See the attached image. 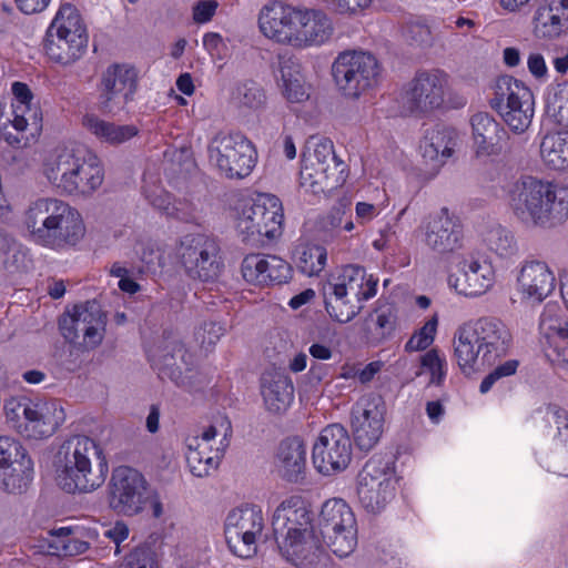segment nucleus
<instances>
[{
  "label": "nucleus",
  "instance_id": "obj_47",
  "mask_svg": "<svg viewBox=\"0 0 568 568\" xmlns=\"http://www.w3.org/2000/svg\"><path fill=\"white\" fill-rule=\"evenodd\" d=\"M264 285L286 283L292 277V267L283 258L276 255L264 254Z\"/></svg>",
  "mask_w": 568,
  "mask_h": 568
},
{
  "label": "nucleus",
  "instance_id": "obj_25",
  "mask_svg": "<svg viewBox=\"0 0 568 568\" xmlns=\"http://www.w3.org/2000/svg\"><path fill=\"white\" fill-rule=\"evenodd\" d=\"M494 281L495 272L491 264L473 257L460 261L457 272L448 277L449 285L465 296L485 294L493 286Z\"/></svg>",
  "mask_w": 568,
  "mask_h": 568
},
{
  "label": "nucleus",
  "instance_id": "obj_29",
  "mask_svg": "<svg viewBox=\"0 0 568 568\" xmlns=\"http://www.w3.org/2000/svg\"><path fill=\"white\" fill-rule=\"evenodd\" d=\"M518 285L525 298L540 303L555 288V276L545 262L531 261L523 265Z\"/></svg>",
  "mask_w": 568,
  "mask_h": 568
},
{
  "label": "nucleus",
  "instance_id": "obj_61",
  "mask_svg": "<svg viewBox=\"0 0 568 568\" xmlns=\"http://www.w3.org/2000/svg\"><path fill=\"white\" fill-rule=\"evenodd\" d=\"M281 89L283 95L290 102H302L308 97L304 89L303 79H294L292 82L282 83Z\"/></svg>",
  "mask_w": 568,
  "mask_h": 568
},
{
  "label": "nucleus",
  "instance_id": "obj_2",
  "mask_svg": "<svg viewBox=\"0 0 568 568\" xmlns=\"http://www.w3.org/2000/svg\"><path fill=\"white\" fill-rule=\"evenodd\" d=\"M55 458L57 484L68 494L91 493L105 481L109 467L103 449L87 435L65 439Z\"/></svg>",
  "mask_w": 568,
  "mask_h": 568
},
{
  "label": "nucleus",
  "instance_id": "obj_36",
  "mask_svg": "<svg viewBox=\"0 0 568 568\" xmlns=\"http://www.w3.org/2000/svg\"><path fill=\"white\" fill-rule=\"evenodd\" d=\"M43 47L47 55L61 64H71L82 57L88 47L87 38H70L67 34L48 29Z\"/></svg>",
  "mask_w": 568,
  "mask_h": 568
},
{
  "label": "nucleus",
  "instance_id": "obj_60",
  "mask_svg": "<svg viewBox=\"0 0 568 568\" xmlns=\"http://www.w3.org/2000/svg\"><path fill=\"white\" fill-rule=\"evenodd\" d=\"M333 10L339 13H355L367 8L372 0H323Z\"/></svg>",
  "mask_w": 568,
  "mask_h": 568
},
{
  "label": "nucleus",
  "instance_id": "obj_5",
  "mask_svg": "<svg viewBox=\"0 0 568 568\" xmlns=\"http://www.w3.org/2000/svg\"><path fill=\"white\" fill-rule=\"evenodd\" d=\"M511 344V333L500 320L483 317L458 328L454 355L459 368L470 374L479 357L484 364L491 365L508 354Z\"/></svg>",
  "mask_w": 568,
  "mask_h": 568
},
{
  "label": "nucleus",
  "instance_id": "obj_3",
  "mask_svg": "<svg viewBox=\"0 0 568 568\" xmlns=\"http://www.w3.org/2000/svg\"><path fill=\"white\" fill-rule=\"evenodd\" d=\"M508 205L525 226L551 227L568 219V187L525 176L510 186Z\"/></svg>",
  "mask_w": 568,
  "mask_h": 568
},
{
  "label": "nucleus",
  "instance_id": "obj_57",
  "mask_svg": "<svg viewBox=\"0 0 568 568\" xmlns=\"http://www.w3.org/2000/svg\"><path fill=\"white\" fill-rule=\"evenodd\" d=\"M278 73L282 83L303 79L300 62L292 57H278Z\"/></svg>",
  "mask_w": 568,
  "mask_h": 568
},
{
  "label": "nucleus",
  "instance_id": "obj_30",
  "mask_svg": "<svg viewBox=\"0 0 568 568\" xmlns=\"http://www.w3.org/2000/svg\"><path fill=\"white\" fill-rule=\"evenodd\" d=\"M532 23L538 38L552 39L568 31V0H544Z\"/></svg>",
  "mask_w": 568,
  "mask_h": 568
},
{
  "label": "nucleus",
  "instance_id": "obj_42",
  "mask_svg": "<svg viewBox=\"0 0 568 568\" xmlns=\"http://www.w3.org/2000/svg\"><path fill=\"white\" fill-rule=\"evenodd\" d=\"M351 520H356L352 508L339 498L326 500L321 508L318 527L327 528V526L335 527L337 524L351 525Z\"/></svg>",
  "mask_w": 568,
  "mask_h": 568
},
{
  "label": "nucleus",
  "instance_id": "obj_19",
  "mask_svg": "<svg viewBox=\"0 0 568 568\" xmlns=\"http://www.w3.org/2000/svg\"><path fill=\"white\" fill-rule=\"evenodd\" d=\"M138 89V74L126 64H111L102 73L99 85V110L116 114L133 100Z\"/></svg>",
  "mask_w": 568,
  "mask_h": 568
},
{
  "label": "nucleus",
  "instance_id": "obj_22",
  "mask_svg": "<svg viewBox=\"0 0 568 568\" xmlns=\"http://www.w3.org/2000/svg\"><path fill=\"white\" fill-rule=\"evenodd\" d=\"M152 365L161 379H170L176 386L192 392L194 371L191 368L192 355L180 342H172L153 355Z\"/></svg>",
  "mask_w": 568,
  "mask_h": 568
},
{
  "label": "nucleus",
  "instance_id": "obj_58",
  "mask_svg": "<svg viewBox=\"0 0 568 568\" xmlns=\"http://www.w3.org/2000/svg\"><path fill=\"white\" fill-rule=\"evenodd\" d=\"M422 365L430 372L432 383L440 384L444 377L443 361L436 349H430L422 356Z\"/></svg>",
  "mask_w": 568,
  "mask_h": 568
},
{
  "label": "nucleus",
  "instance_id": "obj_39",
  "mask_svg": "<svg viewBox=\"0 0 568 568\" xmlns=\"http://www.w3.org/2000/svg\"><path fill=\"white\" fill-rule=\"evenodd\" d=\"M545 164L554 170L568 169V132L547 134L540 143Z\"/></svg>",
  "mask_w": 568,
  "mask_h": 568
},
{
  "label": "nucleus",
  "instance_id": "obj_13",
  "mask_svg": "<svg viewBox=\"0 0 568 568\" xmlns=\"http://www.w3.org/2000/svg\"><path fill=\"white\" fill-rule=\"evenodd\" d=\"M345 166L335 154L333 142L320 141L313 153L303 154L301 183L315 194L329 192L345 182Z\"/></svg>",
  "mask_w": 568,
  "mask_h": 568
},
{
  "label": "nucleus",
  "instance_id": "obj_26",
  "mask_svg": "<svg viewBox=\"0 0 568 568\" xmlns=\"http://www.w3.org/2000/svg\"><path fill=\"white\" fill-rule=\"evenodd\" d=\"M456 139V131L448 126L437 125L427 131L419 146L427 173L435 175L446 163L453 154Z\"/></svg>",
  "mask_w": 568,
  "mask_h": 568
},
{
  "label": "nucleus",
  "instance_id": "obj_17",
  "mask_svg": "<svg viewBox=\"0 0 568 568\" xmlns=\"http://www.w3.org/2000/svg\"><path fill=\"white\" fill-rule=\"evenodd\" d=\"M352 459V443L341 424L326 426L313 446L314 467L323 475L344 470Z\"/></svg>",
  "mask_w": 568,
  "mask_h": 568
},
{
  "label": "nucleus",
  "instance_id": "obj_56",
  "mask_svg": "<svg viewBox=\"0 0 568 568\" xmlns=\"http://www.w3.org/2000/svg\"><path fill=\"white\" fill-rule=\"evenodd\" d=\"M226 332L225 324L216 321L204 322L199 332L197 338L202 344L214 345Z\"/></svg>",
  "mask_w": 568,
  "mask_h": 568
},
{
  "label": "nucleus",
  "instance_id": "obj_23",
  "mask_svg": "<svg viewBox=\"0 0 568 568\" xmlns=\"http://www.w3.org/2000/svg\"><path fill=\"white\" fill-rule=\"evenodd\" d=\"M425 244L434 252L444 254L462 247L463 226L447 207L430 214L424 222Z\"/></svg>",
  "mask_w": 568,
  "mask_h": 568
},
{
  "label": "nucleus",
  "instance_id": "obj_16",
  "mask_svg": "<svg viewBox=\"0 0 568 568\" xmlns=\"http://www.w3.org/2000/svg\"><path fill=\"white\" fill-rule=\"evenodd\" d=\"M263 529V513L256 505L246 504L232 509L224 523V535L230 550L243 559L256 555V541Z\"/></svg>",
  "mask_w": 568,
  "mask_h": 568
},
{
  "label": "nucleus",
  "instance_id": "obj_49",
  "mask_svg": "<svg viewBox=\"0 0 568 568\" xmlns=\"http://www.w3.org/2000/svg\"><path fill=\"white\" fill-rule=\"evenodd\" d=\"M232 424L226 416H217L214 422L197 436L200 440L207 446V443L214 439L217 435H222L220 446L216 448L220 452H225L230 446V439L232 437Z\"/></svg>",
  "mask_w": 568,
  "mask_h": 568
},
{
  "label": "nucleus",
  "instance_id": "obj_40",
  "mask_svg": "<svg viewBox=\"0 0 568 568\" xmlns=\"http://www.w3.org/2000/svg\"><path fill=\"white\" fill-rule=\"evenodd\" d=\"M48 29L67 34L70 38L77 37L78 39H88L87 29L83 24L82 18L78 9L70 3H64L60 7Z\"/></svg>",
  "mask_w": 568,
  "mask_h": 568
},
{
  "label": "nucleus",
  "instance_id": "obj_18",
  "mask_svg": "<svg viewBox=\"0 0 568 568\" xmlns=\"http://www.w3.org/2000/svg\"><path fill=\"white\" fill-rule=\"evenodd\" d=\"M386 404L378 394L361 397L352 408L351 426L354 442L361 450H371L384 432Z\"/></svg>",
  "mask_w": 568,
  "mask_h": 568
},
{
  "label": "nucleus",
  "instance_id": "obj_33",
  "mask_svg": "<svg viewBox=\"0 0 568 568\" xmlns=\"http://www.w3.org/2000/svg\"><path fill=\"white\" fill-rule=\"evenodd\" d=\"M261 393L266 409L274 414H282L293 402V382L281 372H266L261 378Z\"/></svg>",
  "mask_w": 568,
  "mask_h": 568
},
{
  "label": "nucleus",
  "instance_id": "obj_21",
  "mask_svg": "<svg viewBox=\"0 0 568 568\" xmlns=\"http://www.w3.org/2000/svg\"><path fill=\"white\" fill-rule=\"evenodd\" d=\"M446 84V75L439 70L418 71L404 92L403 110L420 115L440 108Z\"/></svg>",
  "mask_w": 568,
  "mask_h": 568
},
{
  "label": "nucleus",
  "instance_id": "obj_35",
  "mask_svg": "<svg viewBox=\"0 0 568 568\" xmlns=\"http://www.w3.org/2000/svg\"><path fill=\"white\" fill-rule=\"evenodd\" d=\"M470 124L477 154L488 155L501 149L499 143L507 132L490 114L478 112L471 116Z\"/></svg>",
  "mask_w": 568,
  "mask_h": 568
},
{
  "label": "nucleus",
  "instance_id": "obj_20",
  "mask_svg": "<svg viewBox=\"0 0 568 568\" xmlns=\"http://www.w3.org/2000/svg\"><path fill=\"white\" fill-rule=\"evenodd\" d=\"M33 464L17 439L0 436V489L8 494L24 493L32 480Z\"/></svg>",
  "mask_w": 568,
  "mask_h": 568
},
{
  "label": "nucleus",
  "instance_id": "obj_51",
  "mask_svg": "<svg viewBox=\"0 0 568 568\" xmlns=\"http://www.w3.org/2000/svg\"><path fill=\"white\" fill-rule=\"evenodd\" d=\"M125 565L128 568H159L158 554L150 544L136 546L125 557Z\"/></svg>",
  "mask_w": 568,
  "mask_h": 568
},
{
  "label": "nucleus",
  "instance_id": "obj_34",
  "mask_svg": "<svg viewBox=\"0 0 568 568\" xmlns=\"http://www.w3.org/2000/svg\"><path fill=\"white\" fill-rule=\"evenodd\" d=\"M276 466L282 478L298 483L304 478L306 467V447L298 437L281 442L276 454Z\"/></svg>",
  "mask_w": 568,
  "mask_h": 568
},
{
  "label": "nucleus",
  "instance_id": "obj_15",
  "mask_svg": "<svg viewBox=\"0 0 568 568\" xmlns=\"http://www.w3.org/2000/svg\"><path fill=\"white\" fill-rule=\"evenodd\" d=\"M393 463L385 457L374 455L358 474L357 496L366 511L377 514L394 497Z\"/></svg>",
  "mask_w": 568,
  "mask_h": 568
},
{
  "label": "nucleus",
  "instance_id": "obj_62",
  "mask_svg": "<svg viewBox=\"0 0 568 568\" xmlns=\"http://www.w3.org/2000/svg\"><path fill=\"white\" fill-rule=\"evenodd\" d=\"M14 112V119L12 121L13 126L18 131H24L29 124L30 121H32V124L36 128L40 126L41 118L39 116L38 109L34 108L31 110V112H28V110H17V108H13Z\"/></svg>",
  "mask_w": 568,
  "mask_h": 568
},
{
  "label": "nucleus",
  "instance_id": "obj_7",
  "mask_svg": "<svg viewBox=\"0 0 568 568\" xmlns=\"http://www.w3.org/2000/svg\"><path fill=\"white\" fill-rule=\"evenodd\" d=\"M283 206L275 195H260L251 204L243 206L236 222L242 241L252 246H262L282 235Z\"/></svg>",
  "mask_w": 568,
  "mask_h": 568
},
{
  "label": "nucleus",
  "instance_id": "obj_10",
  "mask_svg": "<svg viewBox=\"0 0 568 568\" xmlns=\"http://www.w3.org/2000/svg\"><path fill=\"white\" fill-rule=\"evenodd\" d=\"M178 257L189 277L205 283L216 281L224 267L217 240L202 233L184 235Z\"/></svg>",
  "mask_w": 568,
  "mask_h": 568
},
{
  "label": "nucleus",
  "instance_id": "obj_53",
  "mask_svg": "<svg viewBox=\"0 0 568 568\" xmlns=\"http://www.w3.org/2000/svg\"><path fill=\"white\" fill-rule=\"evenodd\" d=\"M437 328V318L427 321L419 332L413 335L406 343L405 348L409 352L426 349L434 341Z\"/></svg>",
  "mask_w": 568,
  "mask_h": 568
},
{
  "label": "nucleus",
  "instance_id": "obj_46",
  "mask_svg": "<svg viewBox=\"0 0 568 568\" xmlns=\"http://www.w3.org/2000/svg\"><path fill=\"white\" fill-rule=\"evenodd\" d=\"M0 253L3 254V264L9 271H17L23 266L26 253L17 241L3 231H0Z\"/></svg>",
  "mask_w": 568,
  "mask_h": 568
},
{
  "label": "nucleus",
  "instance_id": "obj_27",
  "mask_svg": "<svg viewBox=\"0 0 568 568\" xmlns=\"http://www.w3.org/2000/svg\"><path fill=\"white\" fill-rule=\"evenodd\" d=\"M59 215L50 234L47 235L43 246L51 248H63L65 246L75 245L84 235L85 227L80 213L67 202H62Z\"/></svg>",
  "mask_w": 568,
  "mask_h": 568
},
{
  "label": "nucleus",
  "instance_id": "obj_43",
  "mask_svg": "<svg viewBox=\"0 0 568 568\" xmlns=\"http://www.w3.org/2000/svg\"><path fill=\"white\" fill-rule=\"evenodd\" d=\"M233 99L242 108L257 110L265 104L266 95L258 83L246 80L235 87Z\"/></svg>",
  "mask_w": 568,
  "mask_h": 568
},
{
  "label": "nucleus",
  "instance_id": "obj_55",
  "mask_svg": "<svg viewBox=\"0 0 568 568\" xmlns=\"http://www.w3.org/2000/svg\"><path fill=\"white\" fill-rule=\"evenodd\" d=\"M367 320L375 321L382 336L390 334L395 328L396 316L389 307H378Z\"/></svg>",
  "mask_w": 568,
  "mask_h": 568
},
{
  "label": "nucleus",
  "instance_id": "obj_1",
  "mask_svg": "<svg viewBox=\"0 0 568 568\" xmlns=\"http://www.w3.org/2000/svg\"><path fill=\"white\" fill-rule=\"evenodd\" d=\"M313 514L305 499L291 496L273 514V534L278 550L288 561L308 567L320 559L322 546L314 535Z\"/></svg>",
  "mask_w": 568,
  "mask_h": 568
},
{
  "label": "nucleus",
  "instance_id": "obj_31",
  "mask_svg": "<svg viewBox=\"0 0 568 568\" xmlns=\"http://www.w3.org/2000/svg\"><path fill=\"white\" fill-rule=\"evenodd\" d=\"M298 16L294 47L320 45L331 38L333 26L323 11L300 8Z\"/></svg>",
  "mask_w": 568,
  "mask_h": 568
},
{
  "label": "nucleus",
  "instance_id": "obj_28",
  "mask_svg": "<svg viewBox=\"0 0 568 568\" xmlns=\"http://www.w3.org/2000/svg\"><path fill=\"white\" fill-rule=\"evenodd\" d=\"M65 419V413L55 399L32 403L23 430L27 437L44 438L53 435Z\"/></svg>",
  "mask_w": 568,
  "mask_h": 568
},
{
  "label": "nucleus",
  "instance_id": "obj_50",
  "mask_svg": "<svg viewBox=\"0 0 568 568\" xmlns=\"http://www.w3.org/2000/svg\"><path fill=\"white\" fill-rule=\"evenodd\" d=\"M32 403L33 402L26 398H11L4 404V412L8 422H10L12 427H14L20 434L24 435L23 426L29 416V412L31 410Z\"/></svg>",
  "mask_w": 568,
  "mask_h": 568
},
{
  "label": "nucleus",
  "instance_id": "obj_63",
  "mask_svg": "<svg viewBox=\"0 0 568 568\" xmlns=\"http://www.w3.org/2000/svg\"><path fill=\"white\" fill-rule=\"evenodd\" d=\"M217 8L215 0H202L193 7V19L197 23H205L212 19Z\"/></svg>",
  "mask_w": 568,
  "mask_h": 568
},
{
  "label": "nucleus",
  "instance_id": "obj_14",
  "mask_svg": "<svg viewBox=\"0 0 568 568\" xmlns=\"http://www.w3.org/2000/svg\"><path fill=\"white\" fill-rule=\"evenodd\" d=\"M109 506L116 514L135 516L151 499L152 489L142 473L130 466L113 469L108 485Z\"/></svg>",
  "mask_w": 568,
  "mask_h": 568
},
{
  "label": "nucleus",
  "instance_id": "obj_44",
  "mask_svg": "<svg viewBox=\"0 0 568 568\" xmlns=\"http://www.w3.org/2000/svg\"><path fill=\"white\" fill-rule=\"evenodd\" d=\"M327 260L326 248L321 245L303 247L297 260V268L307 276L317 275L325 267Z\"/></svg>",
  "mask_w": 568,
  "mask_h": 568
},
{
  "label": "nucleus",
  "instance_id": "obj_9",
  "mask_svg": "<svg viewBox=\"0 0 568 568\" xmlns=\"http://www.w3.org/2000/svg\"><path fill=\"white\" fill-rule=\"evenodd\" d=\"M490 106L515 133H524L534 116V97L528 87L511 75L496 80Z\"/></svg>",
  "mask_w": 568,
  "mask_h": 568
},
{
  "label": "nucleus",
  "instance_id": "obj_11",
  "mask_svg": "<svg viewBox=\"0 0 568 568\" xmlns=\"http://www.w3.org/2000/svg\"><path fill=\"white\" fill-rule=\"evenodd\" d=\"M210 162L229 179L248 176L257 161L253 143L242 133H220L207 146Z\"/></svg>",
  "mask_w": 568,
  "mask_h": 568
},
{
  "label": "nucleus",
  "instance_id": "obj_32",
  "mask_svg": "<svg viewBox=\"0 0 568 568\" xmlns=\"http://www.w3.org/2000/svg\"><path fill=\"white\" fill-rule=\"evenodd\" d=\"M62 200L53 197L39 199L32 202L24 212V225L30 232L33 241L38 244L44 242L47 235L50 234L52 223L59 215Z\"/></svg>",
  "mask_w": 568,
  "mask_h": 568
},
{
  "label": "nucleus",
  "instance_id": "obj_4",
  "mask_svg": "<svg viewBox=\"0 0 568 568\" xmlns=\"http://www.w3.org/2000/svg\"><path fill=\"white\" fill-rule=\"evenodd\" d=\"M43 172L52 185L70 195H90L104 180L100 159L84 145L55 149L47 159Z\"/></svg>",
  "mask_w": 568,
  "mask_h": 568
},
{
  "label": "nucleus",
  "instance_id": "obj_64",
  "mask_svg": "<svg viewBox=\"0 0 568 568\" xmlns=\"http://www.w3.org/2000/svg\"><path fill=\"white\" fill-rule=\"evenodd\" d=\"M407 39L417 45H428L432 42L430 30L424 24H412L407 30Z\"/></svg>",
  "mask_w": 568,
  "mask_h": 568
},
{
  "label": "nucleus",
  "instance_id": "obj_12",
  "mask_svg": "<svg viewBox=\"0 0 568 568\" xmlns=\"http://www.w3.org/2000/svg\"><path fill=\"white\" fill-rule=\"evenodd\" d=\"M106 314L97 300L74 305L71 313L59 320V329L69 343L83 349H94L104 337Z\"/></svg>",
  "mask_w": 568,
  "mask_h": 568
},
{
  "label": "nucleus",
  "instance_id": "obj_52",
  "mask_svg": "<svg viewBox=\"0 0 568 568\" xmlns=\"http://www.w3.org/2000/svg\"><path fill=\"white\" fill-rule=\"evenodd\" d=\"M243 278L252 284L264 285V254H250L244 257L241 264Z\"/></svg>",
  "mask_w": 568,
  "mask_h": 568
},
{
  "label": "nucleus",
  "instance_id": "obj_48",
  "mask_svg": "<svg viewBox=\"0 0 568 568\" xmlns=\"http://www.w3.org/2000/svg\"><path fill=\"white\" fill-rule=\"evenodd\" d=\"M541 327L546 331L545 334L548 343L557 353L558 359L568 365V327L555 326L552 324L547 325L545 317L541 320Z\"/></svg>",
  "mask_w": 568,
  "mask_h": 568
},
{
  "label": "nucleus",
  "instance_id": "obj_59",
  "mask_svg": "<svg viewBox=\"0 0 568 568\" xmlns=\"http://www.w3.org/2000/svg\"><path fill=\"white\" fill-rule=\"evenodd\" d=\"M12 93L16 98V103L13 104V108H17V110L26 109L28 110V112H31V110H33L31 108L33 94L26 83L18 81L14 82L12 84Z\"/></svg>",
  "mask_w": 568,
  "mask_h": 568
},
{
  "label": "nucleus",
  "instance_id": "obj_41",
  "mask_svg": "<svg viewBox=\"0 0 568 568\" xmlns=\"http://www.w3.org/2000/svg\"><path fill=\"white\" fill-rule=\"evenodd\" d=\"M483 242L490 252L499 257H510L517 252V242L514 234L499 224L487 227L483 235Z\"/></svg>",
  "mask_w": 568,
  "mask_h": 568
},
{
  "label": "nucleus",
  "instance_id": "obj_45",
  "mask_svg": "<svg viewBox=\"0 0 568 568\" xmlns=\"http://www.w3.org/2000/svg\"><path fill=\"white\" fill-rule=\"evenodd\" d=\"M323 542L337 557L344 558L349 556L357 546V528L346 529L342 532H329L322 536Z\"/></svg>",
  "mask_w": 568,
  "mask_h": 568
},
{
  "label": "nucleus",
  "instance_id": "obj_54",
  "mask_svg": "<svg viewBox=\"0 0 568 568\" xmlns=\"http://www.w3.org/2000/svg\"><path fill=\"white\" fill-rule=\"evenodd\" d=\"M519 366V361L508 359L503 364L496 366L485 378L481 381L479 390L483 394L488 393L494 384L504 378L514 375Z\"/></svg>",
  "mask_w": 568,
  "mask_h": 568
},
{
  "label": "nucleus",
  "instance_id": "obj_24",
  "mask_svg": "<svg viewBox=\"0 0 568 568\" xmlns=\"http://www.w3.org/2000/svg\"><path fill=\"white\" fill-rule=\"evenodd\" d=\"M298 10L300 8L280 1L264 6L258 16L262 33L278 43L294 45Z\"/></svg>",
  "mask_w": 568,
  "mask_h": 568
},
{
  "label": "nucleus",
  "instance_id": "obj_6",
  "mask_svg": "<svg viewBox=\"0 0 568 568\" xmlns=\"http://www.w3.org/2000/svg\"><path fill=\"white\" fill-rule=\"evenodd\" d=\"M376 286L377 280L367 277L364 267L346 265L323 285L325 310L332 320L348 323L363 310L362 302L375 296Z\"/></svg>",
  "mask_w": 568,
  "mask_h": 568
},
{
  "label": "nucleus",
  "instance_id": "obj_8",
  "mask_svg": "<svg viewBox=\"0 0 568 568\" xmlns=\"http://www.w3.org/2000/svg\"><path fill=\"white\" fill-rule=\"evenodd\" d=\"M381 67L371 52L344 51L333 62L332 75L342 94L357 99L373 88L378 80Z\"/></svg>",
  "mask_w": 568,
  "mask_h": 568
},
{
  "label": "nucleus",
  "instance_id": "obj_38",
  "mask_svg": "<svg viewBox=\"0 0 568 568\" xmlns=\"http://www.w3.org/2000/svg\"><path fill=\"white\" fill-rule=\"evenodd\" d=\"M83 126L101 142L112 145L124 143L138 134V129L131 124L118 125L100 119L95 114H85Z\"/></svg>",
  "mask_w": 568,
  "mask_h": 568
},
{
  "label": "nucleus",
  "instance_id": "obj_37",
  "mask_svg": "<svg viewBox=\"0 0 568 568\" xmlns=\"http://www.w3.org/2000/svg\"><path fill=\"white\" fill-rule=\"evenodd\" d=\"M187 453L185 455L190 471L200 478L206 477L211 470L217 469L225 452L205 446L197 436L186 439Z\"/></svg>",
  "mask_w": 568,
  "mask_h": 568
}]
</instances>
